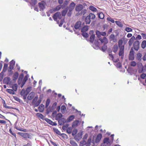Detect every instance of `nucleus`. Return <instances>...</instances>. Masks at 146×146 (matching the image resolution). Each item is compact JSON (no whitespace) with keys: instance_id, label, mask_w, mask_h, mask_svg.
<instances>
[{"instance_id":"1","label":"nucleus","mask_w":146,"mask_h":146,"mask_svg":"<svg viewBox=\"0 0 146 146\" xmlns=\"http://www.w3.org/2000/svg\"><path fill=\"white\" fill-rule=\"evenodd\" d=\"M62 17V14H60V13L59 12H57L54 14L52 16V18H53L54 21H57V19L60 20L61 19Z\"/></svg>"},{"instance_id":"2","label":"nucleus","mask_w":146,"mask_h":146,"mask_svg":"<svg viewBox=\"0 0 146 146\" xmlns=\"http://www.w3.org/2000/svg\"><path fill=\"white\" fill-rule=\"evenodd\" d=\"M140 42L139 40H136L133 43V49L136 51H138L140 48Z\"/></svg>"},{"instance_id":"3","label":"nucleus","mask_w":146,"mask_h":146,"mask_svg":"<svg viewBox=\"0 0 146 146\" xmlns=\"http://www.w3.org/2000/svg\"><path fill=\"white\" fill-rule=\"evenodd\" d=\"M38 5L40 10L41 11L45 9V6L46 5V3L44 1H42L38 3Z\"/></svg>"},{"instance_id":"4","label":"nucleus","mask_w":146,"mask_h":146,"mask_svg":"<svg viewBox=\"0 0 146 146\" xmlns=\"http://www.w3.org/2000/svg\"><path fill=\"white\" fill-rule=\"evenodd\" d=\"M134 52L133 48L132 47L131 49L129 55V60H133L134 59Z\"/></svg>"},{"instance_id":"5","label":"nucleus","mask_w":146,"mask_h":146,"mask_svg":"<svg viewBox=\"0 0 146 146\" xmlns=\"http://www.w3.org/2000/svg\"><path fill=\"white\" fill-rule=\"evenodd\" d=\"M38 99V97L36 96L33 99V102L34 103L35 106L36 107L40 105V104L41 103V99H39L38 100L37 102H36V103H35V102H36V101Z\"/></svg>"},{"instance_id":"6","label":"nucleus","mask_w":146,"mask_h":146,"mask_svg":"<svg viewBox=\"0 0 146 146\" xmlns=\"http://www.w3.org/2000/svg\"><path fill=\"white\" fill-rule=\"evenodd\" d=\"M109 56L110 57V59H111L114 62H117L119 61V59L118 57L115 56V57L112 54H109Z\"/></svg>"},{"instance_id":"7","label":"nucleus","mask_w":146,"mask_h":146,"mask_svg":"<svg viewBox=\"0 0 146 146\" xmlns=\"http://www.w3.org/2000/svg\"><path fill=\"white\" fill-rule=\"evenodd\" d=\"M109 39L111 41H113L114 42H116L117 40V37L113 34H111L110 35Z\"/></svg>"},{"instance_id":"8","label":"nucleus","mask_w":146,"mask_h":146,"mask_svg":"<svg viewBox=\"0 0 146 146\" xmlns=\"http://www.w3.org/2000/svg\"><path fill=\"white\" fill-rule=\"evenodd\" d=\"M119 55L121 56V58L122 59L123 58L124 55V48H119Z\"/></svg>"},{"instance_id":"9","label":"nucleus","mask_w":146,"mask_h":146,"mask_svg":"<svg viewBox=\"0 0 146 146\" xmlns=\"http://www.w3.org/2000/svg\"><path fill=\"white\" fill-rule=\"evenodd\" d=\"M76 6V4L74 2H72L71 3L69 7V11L70 12L72 11L74 9Z\"/></svg>"},{"instance_id":"10","label":"nucleus","mask_w":146,"mask_h":146,"mask_svg":"<svg viewBox=\"0 0 146 146\" xmlns=\"http://www.w3.org/2000/svg\"><path fill=\"white\" fill-rule=\"evenodd\" d=\"M102 137V135L101 133H99L97 135L95 139V142L96 143H99L101 140Z\"/></svg>"},{"instance_id":"11","label":"nucleus","mask_w":146,"mask_h":146,"mask_svg":"<svg viewBox=\"0 0 146 146\" xmlns=\"http://www.w3.org/2000/svg\"><path fill=\"white\" fill-rule=\"evenodd\" d=\"M44 120L48 123L50 124L51 125H52V126H56V125H57V123H56L52 122V120L48 118H46L44 119Z\"/></svg>"},{"instance_id":"12","label":"nucleus","mask_w":146,"mask_h":146,"mask_svg":"<svg viewBox=\"0 0 146 146\" xmlns=\"http://www.w3.org/2000/svg\"><path fill=\"white\" fill-rule=\"evenodd\" d=\"M83 8V5L81 4L78 5L75 8V10L76 11H80Z\"/></svg>"},{"instance_id":"13","label":"nucleus","mask_w":146,"mask_h":146,"mask_svg":"<svg viewBox=\"0 0 146 146\" xmlns=\"http://www.w3.org/2000/svg\"><path fill=\"white\" fill-rule=\"evenodd\" d=\"M11 79L9 77L5 78L3 80V82L4 83L7 84H10Z\"/></svg>"},{"instance_id":"14","label":"nucleus","mask_w":146,"mask_h":146,"mask_svg":"<svg viewBox=\"0 0 146 146\" xmlns=\"http://www.w3.org/2000/svg\"><path fill=\"white\" fill-rule=\"evenodd\" d=\"M123 40L121 39H120L118 41V46L119 48H124V46L123 45Z\"/></svg>"},{"instance_id":"15","label":"nucleus","mask_w":146,"mask_h":146,"mask_svg":"<svg viewBox=\"0 0 146 146\" xmlns=\"http://www.w3.org/2000/svg\"><path fill=\"white\" fill-rule=\"evenodd\" d=\"M82 137V134L80 133H78L74 136V138L77 141H80Z\"/></svg>"},{"instance_id":"16","label":"nucleus","mask_w":146,"mask_h":146,"mask_svg":"<svg viewBox=\"0 0 146 146\" xmlns=\"http://www.w3.org/2000/svg\"><path fill=\"white\" fill-rule=\"evenodd\" d=\"M66 122V119L64 118H61L58 120V123L60 125H63Z\"/></svg>"},{"instance_id":"17","label":"nucleus","mask_w":146,"mask_h":146,"mask_svg":"<svg viewBox=\"0 0 146 146\" xmlns=\"http://www.w3.org/2000/svg\"><path fill=\"white\" fill-rule=\"evenodd\" d=\"M99 40L101 43H104V44H106L108 42V39L106 37H104L103 38H100Z\"/></svg>"},{"instance_id":"18","label":"nucleus","mask_w":146,"mask_h":146,"mask_svg":"<svg viewBox=\"0 0 146 146\" xmlns=\"http://www.w3.org/2000/svg\"><path fill=\"white\" fill-rule=\"evenodd\" d=\"M35 94V93L34 92H32L30 93L27 96V99L29 100H31L34 97Z\"/></svg>"},{"instance_id":"19","label":"nucleus","mask_w":146,"mask_h":146,"mask_svg":"<svg viewBox=\"0 0 146 146\" xmlns=\"http://www.w3.org/2000/svg\"><path fill=\"white\" fill-rule=\"evenodd\" d=\"M135 39V37L134 36H133L131 37L128 42V44L129 46H131L133 41Z\"/></svg>"},{"instance_id":"20","label":"nucleus","mask_w":146,"mask_h":146,"mask_svg":"<svg viewBox=\"0 0 146 146\" xmlns=\"http://www.w3.org/2000/svg\"><path fill=\"white\" fill-rule=\"evenodd\" d=\"M104 143L108 145H110V141L108 137H106L103 140Z\"/></svg>"},{"instance_id":"21","label":"nucleus","mask_w":146,"mask_h":146,"mask_svg":"<svg viewBox=\"0 0 146 146\" xmlns=\"http://www.w3.org/2000/svg\"><path fill=\"white\" fill-rule=\"evenodd\" d=\"M81 22L80 21H78L76 23L74 28L76 29H78L80 28L81 25Z\"/></svg>"},{"instance_id":"22","label":"nucleus","mask_w":146,"mask_h":146,"mask_svg":"<svg viewBox=\"0 0 146 146\" xmlns=\"http://www.w3.org/2000/svg\"><path fill=\"white\" fill-rule=\"evenodd\" d=\"M54 131L56 134L62 136H63V135H65V134L64 133H61L57 129L54 128Z\"/></svg>"},{"instance_id":"23","label":"nucleus","mask_w":146,"mask_h":146,"mask_svg":"<svg viewBox=\"0 0 146 146\" xmlns=\"http://www.w3.org/2000/svg\"><path fill=\"white\" fill-rule=\"evenodd\" d=\"M98 17L101 19H103L104 17V15L102 12H99L98 13Z\"/></svg>"},{"instance_id":"24","label":"nucleus","mask_w":146,"mask_h":146,"mask_svg":"<svg viewBox=\"0 0 146 146\" xmlns=\"http://www.w3.org/2000/svg\"><path fill=\"white\" fill-rule=\"evenodd\" d=\"M85 21L86 24L88 25L90 24L91 21V20L90 19L89 17L87 16L85 19Z\"/></svg>"},{"instance_id":"25","label":"nucleus","mask_w":146,"mask_h":146,"mask_svg":"<svg viewBox=\"0 0 146 146\" xmlns=\"http://www.w3.org/2000/svg\"><path fill=\"white\" fill-rule=\"evenodd\" d=\"M141 47L143 49H145L146 47V40H143L141 43Z\"/></svg>"},{"instance_id":"26","label":"nucleus","mask_w":146,"mask_h":146,"mask_svg":"<svg viewBox=\"0 0 146 146\" xmlns=\"http://www.w3.org/2000/svg\"><path fill=\"white\" fill-rule=\"evenodd\" d=\"M19 76V74L17 72H16L13 76V80L15 81L18 78Z\"/></svg>"},{"instance_id":"27","label":"nucleus","mask_w":146,"mask_h":146,"mask_svg":"<svg viewBox=\"0 0 146 146\" xmlns=\"http://www.w3.org/2000/svg\"><path fill=\"white\" fill-rule=\"evenodd\" d=\"M36 115L37 117H38L39 119H45L44 115L40 113H36Z\"/></svg>"},{"instance_id":"28","label":"nucleus","mask_w":146,"mask_h":146,"mask_svg":"<svg viewBox=\"0 0 146 146\" xmlns=\"http://www.w3.org/2000/svg\"><path fill=\"white\" fill-rule=\"evenodd\" d=\"M90 18L91 20H93L96 17L95 15L93 13H91L89 14V15H88Z\"/></svg>"},{"instance_id":"29","label":"nucleus","mask_w":146,"mask_h":146,"mask_svg":"<svg viewBox=\"0 0 146 146\" xmlns=\"http://www.w3.org/2000/svg\"><path fill=\"white\" fill-rule=\"evenodd\" d=\"M142 56V54L139 53L137 54V56H136V59L138 60H141V57Z\"/></svg>"},{"instance_id":"30","label":"nucleus","mask_w":146,"mask_h":146,"mask_svg":"<svg viewBox=\"0 0 146 146\" xmlns=\"http://www.w3.org/2000/svg\"><path fill=\"white\" fill-rule=\"evenodd\" d=\"M66 107L64 106L63 105L61 107V111L62 113H64L66 112Z\"/></svg>"},{"instance_id":"31","label":"nucleus","mask_w":146,"mask_h":146,"mask_svg":"<svg viewBox=\"0 0 146 146\" xmlns=\"http://www.w3.org/2000/svg\"><path fill=\"white\" fill-rule=\"evenodd\" d=\"M75 116L74 115H72L69 116L68 118H67V121L69 122L72 120L74 118Z\"/></svg>"},{"instance_id":"32","label":"nucleus","mask_w":146,"mask_h":146,"mask_svg":"<svg viewBox=\"0 0 146 146\" xmlns=\"http://www.w3.org/2000/svg\"><path fill=\"white\" fill-rule=\"evenodd\" d=\"M23 136L24 138H30V135L28 133H25L23 134Z\"/></svg>"},{"instance_id":"33","label":"nucleus","mask_w":146,"mask_h":146,"mask_svg":"<svg viewBox=\"0 0 146 146\" xmlns=\"http://www.w3.org/2000/svg\"><path fill=\"white\" fill-rule=\"evenodd\" d=\"M88 29V26H85L82 29L81 31L82 32H84L87 31Z\"/></svg>"},{"instance_id":"34","label":"nucleus","mask_w":146,"mask_h":146,"mask_svg":"<svg viewBox=\"0 0 146 146\" xmlns=\"http://www.w3.org/2000/svg\"><path fill=\"white\" fill-rule=\"evenodd\" d=\"M118 49V47L117 44H115L113 46V51L114 52L116 53Z\"/></svg>"},{"instance_id":"35","label":"nucleus","mask_w":146,"mask_h":146,"mask_svg":"<svg viewBox=\"0 0 146 146\" xmlns=\"http://www.w3.org/2000/svg\"><path fill=\"white\" fill-rule=\"evenodd\" d=\"M62 117V115L61 113H58L56 116V120H59L61 119Z\"/></svg>"},{"instance_id":"36","label":"nucleus","mask_w":146,"mask_h":146,"mask_svg":"<svg viewBox=\"0 0 146 146\" xmlns=\"http://www.w3.org/2000/svg\"><path fill=\"white\" fill-rule=\"evenodd\" d=\"M89 8L90 10L93 12H96L97 11L96 8L94 7L93 6H90Z\"/></svg>"},{"instance_id":"37","label":"nucleus","mask_w":146,"mask_h":146,"mask_svg":"<svg viewBox=\"0 0 146 146\" xmlns=\"http://www.w3.org/2000/svg\"><path fill=\"white\" fill-rule=\"evenodd\" d=\"M70 143L72 146H78V144L73 140H70Z\"/></svg>"},{"instance_id":"38","label":"nucleus","mask_w":146,"mask_h":146,"mask_svg":"<svg viewBox=\"0 0 146 146\" xmlns=\"http://www.w3.org/2000/svg\"><path fill=\"white\" fill-rule=\"evenodd\" d=\"M95 37V35L94 34H92L90 37V41L93 43L94 40V38Z\"/></svg>"},{"instance_id":"39","label":"nucleus","mask_w":146,"mask_h":146,"mask_svg":"<svg viewBox=\"0 0 146 146\" xmlns=\"http://www.w3.org/2000/svg\"><path fill=\"white\" fill-rule=\"evenodd\" d=\"M38 109L40 112H42L44 110V106L42 104L41 105L38 107Z\"/></svg>"},{"instance_id":"40","label":"nucleus","mask_w":146,"mask_h":146,"mask_svg":"<svg viewBox=\"0 0 146 146\" xmlns=\"http://www.w3.org/2000/svg\"><path fill=\"white\" fill-rule=\"evenodd\" d=\"M78 122V121L77 120L74 121L73 123L72 127H76L77 126Z\"/></svg>"},{"instance_id":"41","label":"nucleus","mask_w":146,"mask_h":146,"mask_svg":"<svg viewBox=\"0 0 146 146\" xmlns=\"http://www.w3.org/2000/svg\"><path fill=\"white\" fill-rule=\"evenodd\" d=\"M13 90L15 92L17 91V84H15L13 85L12 86Z\"/></svg>"},{"instance_id":"42","label":"nucleus","mask_w":146,"mask_h":146,"mask_svg":"<svg viewBox=\"0 0 146 146\" xmlns=\"http://www.w3.org/2000/svg\"><path fill=\"white\" fill-rule=\"evenodd\" d=\"M7 67L8 64H4L2 72H5L7 70Z\"/></svg>"},{"instance_id":"43","label":"nucleus","mask_w":146,"mask_h":146,"mask_svg":"<svg viewBox=\"0 0 146 146\" xmlns=\"http://www.w3.org/2000/svg\"><path fill=\"white\" fill-rule=\"evenodd\" d=\"M7 92L8 93H9L10 94H15V91L13 89H7Z\"/></svg>"},{"instance_id":"44","label":"nucleus","mask_w":146,"mask_h":146,"mask_svg":"<svg viewBox=\"0 0 146 146\" xmlns=\"http://www.w3.org/2000/svg\"><path fill=\"white\" fill-rule=\"evenodd\" d=\"M57 22V23L59 24V26L60 27H61L63 24L64 22V19H62L61 20L60 22H59V21H58Z\"/></svg>"},{"instance_id":"45","label":"nucleus","mask_w":146,"mask_h":146,"mask_svg":"<svg viewBox=\"0 0 146 146\" xmlns=\"http://www.w3.org/2000/svg\"><path fill=\"white\" fill-rule=\"evenodd\" d=\"M68 3V1L67 0H66L64 3L63 4L62 6V8H64L65 7H66L67 6V5Z\"/></svg>"},{"instance_id":"46","label":"nucleus","mask_w":146,"mask_h":146,"mask_svg":"<svg viewBox=\"0 0 146 146\" xmlns=\"http://www.w3.org/2000/svg\"><path fill=\"white\" fill-rule=\"evenodd\" d=\"M115 23L117 26L120 27H122L123 26V25L122 23L119 21H115Z\"/></svg>"},{"instance_id":"47","label":"nucleus","mask_w":146,"mask_h":146,"mask_svg":"<svg viewBox=\"0 0 146 146\" xmlns=\"http://www.w3.org/2000/svg\"><path fill=\"white\" fill-rule=\"evenodd\" d=\"M107 20L108 21L112 23H114L115 22V21L113 19L110 17H107Z\"/></svg>"},{"instance_id":"48","label":"nucleus","mask_w":146,"mask_h":146,"mask_svg":"<svg viewBox=\"0 0 146 146\" xmlns=\"http://www.w3.org/2000/svg\"><path fill=\"white\" fill-rule=\"evenodd\" d=\"M67 9H66L65 10H63L62 12V16H65L66 14V13H67Z\"/></svg>"},{"instance_id":"49","label":"nucleus","mask_w":146,"mask_h":146,"mask_svg":"<svg viewBox=\"0 0 146 146\" xmlns=\"http://www.w3.org/2000/svg\"><path fill=\"white\" fill-rule=\"evenodd\" d=\"M125 30L127 32H130L132 31V29L130 27H126L125 29Z\"/></svg>"},{"instance_id":"50","label":"nucleus","mask_w":146,"mask_h":146,"mask_svg":"<svg viewBox=\"0 0 146 146\" xmlns=\"http://www.w3.org/2000/svg\"><path fill=\"white\" fill-rule=\"evenodd\" d=\"M78 130L76 129H74L73 131L72 132V134L73 136H75L76 134L77 133Z\"/></svg>"},{"instance_id":"51","label":"nucleus","mask_w":146,"mask_h":146,"mask_svg":"<svg viewBox=\"0 0 146 146\" xmlns=\"http://www.w3.org/2000/svg\"><path fill=\"white\" fill-rule=\"evenodd\" d=\"M96 35L99 38L101 36V32H100L99 31H96Z\"/></svg>"},{"instance_id":"52","label":"nucleus","mask_w":146,"mask_h":146,"mask_svg":"<svg viewBox=\"0 0 146 146\" xmlns=\"http://www.w3.org/2000/svg\"><path fill=\"white\" fill-rule=\"evenodd\" d=\"M72 132V128L71 127H69L67 129V132L68 134L71 133Z\"/></svg>"},{"instance_id":"53","label":"nucleus","mask_w":146,"mask_h":146,"mask_svg":"<svg viewBox=\"0 0 146 146\" xmlns=\"http://www.w3.org/2000/svg\"><path fill=\"white\" fill-rule=\"evenodd\" d=\"M27 80H28V78L27 77V76H26L24 78L23 80V82L22 83V86H23L25 84V83L27 81Z\"/></svg>"},{"instance_id":"54","label":"nucleus","mask_w":146,"mask_h":146,"mask_svg":"<svg viewBox=\"0 0 146 146\" xmlns=\"http://www.w3.org/2000/svg\"><path fill=\"white\" fill-rule=\"evenodd\" d=\"M36 3V0H31V4L32 5H35Z\"/></svg>"},{"instance_id":"55","label":"nucleus","mask_w":146,"mask_h":146,"mask_svg":"<svg viewBox=\"0 0 146 146\" xmlns=\"http://www.w3.org/2000/svg\"><path fill=\"white\" fill-rule=\"evenodd\" d=\"M137 65L136 63L134 61H132L130 63V65L133 67H134Z\"/></svg>"},{"instance_id":"56","label":"nucleus","mask_w":146,"mask_h":146,"mask_svg":"<svg viewBox=\"0 0 146 146\" xmlns=\"http://www.w3.org/2000/svg\"><path fill=\"white\" fill-rule=\"evenodd\" d=\"M106 44H104V45L102 47V50L103 51H105L107 49V47Z\"/></svg>"},{"instance_id":"57","label":"nucleus","mask_w":146,"mask_h":146,"mask_svg":"<svg viewBox=\"0 0 146 146\" xmlns=\"http://www.w3.org/2000/svg\"><path fill=\"white\" fill-rule=\"evenodd\" d=\"M82 35L86 38H88L89 36L88 34L87 33H84V32H83V33L82 34Z\"/></svg>"},{"instance_id":"58","label":"nucleus","mask_w":146,"mask_h":146,"mask_svg":"<svg viewBox=\"0 0 146 146\" xmlns=\"http://www.w3.org/2000/svg\"><path fill=\"white\" fill-rule=\"evenodd\" d=\"M3 106L6 109H11L12 108L11 107L7 106L5 102H4V103L3 104Z\"/></svg>"},{"instance_id":"59","label":"nucleus","mask_w":146,"mask_h":146,"mask_svg":"<svg viewBox=\"0 0 146 146\" xmlns=\"http://www.w3.org/2000/svg\"><path fill=\"white\" fill-rule=\"evenodd\" d=\"M87 12V10L86 9H84L82 10L80 13L81 15H84Z\"/></svg>"},{"instance_id":"60","label":"nucleus","mask_w":146,"mask_h":146,"mask_svg":"<svg viewBox=\"0 0 146 146\" xmlns=\"http://www.w3.org/2000/svg\"><path fill=\"white\" fill-rule=\"evenodd\" d=\"M142 38L141 36L140 35H138L135 38V39L137 40H140Z\"/></svg>"},{"instance_id":"61","label":"nucleus","mask_w":146,"mask_h":146,"mask_svg":"<svg viewBox=\"0 0 146 146\" xmlns=\"http://www.w3.org/2000/svg\"><path fill=\"white\" fill-rule=\"evenodd\" d=\"M146 77V74H141L140 76V77L143 79H145Z\"/></svg>"},{"instance_id":"62","label":"nucleus","mask_w":146,"mask_h":146,"mask_svg":"<svg viewBox=\"0 0 146 146\" xmlns=\"http://www.w3.org/2000/svg\"><path fill=\"white\" fill-rule=\"evenodd\" d=\"M3 72L2 71L0 73V80H2L3 78Z\"/></svg>"},{"instance_id":"63","label":"nucleus","mask_w":146,"mask_h":146,"mask_svg":"<svg viewBox=\"0 0 146 146\" xmlns=\"http://www.w3.org/2000/svg\"><path fill=\"white\" fill-rule=\"evenodd\" d=\"M54 9L55 10V11H56L60 10V9H61V7H60V6H58L55 8Z\"/></svg>"},{"instance_id":"64","label":"nucleus","mask_w":146,"mask_h":146,"mask_svg":"<svg viewBox=\"0 0 146 146\" xmlns=\"http://www.w3.org/2000/svg\"><path fill=\"white\" fill-rule=\"evenodd\" d=\"M141 34L142 35L143 38L144 39L146 40V34L142 33H141Z\"/></svg>"}]
</instances>
